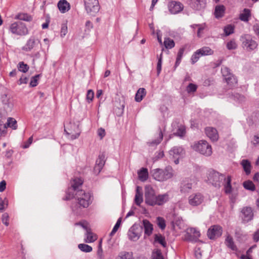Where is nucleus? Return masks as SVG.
Here are the masks:
<instances>
[{
    "label": "nucleus",
    "mask_w": 259,
    "mask_h": 259,
    "mask_svg": "<svg viewBox=\"0 0 259 259\" xmlns=\"http://www.w3.org/2000/svg\"><path fill=\"white\" fill-rule=\"evenodd\" d=\"M78 248L82 251L84 252H90L92 251V247L86 244H79L78 245Z\"/></svg>",
    "instance_id": "obj_42"
},
{
    "label": "nucleus",
    "mask_w": 259,
    "mask_h": 259,
    "mask_svg": "<svg viewBox=\"0 0 259 259\" xmlns=\"http://www.w3.org/2000/svg\"><path fill=\"white\" fill-rule=\"evenodd\" d=\"M222 73L224 78L230 76L232 73L231 72L230 69L226 67L223 66L221 69Z\"/></svg>",
    "instance_id": "obj_48"
},
{
    "label": "nucleus",
    "mask_w": 259,
    "mask_h": 259,
    "mask_svg": "<svg viewBox=\"0 0 259 259\" xmlns=\"http://www.w3.org/2000/svg\"><path fill=\"white\" fill-rule=\"evenodd\" d=\"M223 232L222 227L219 225L211 226L208 230L207 235L210 239H215L220 237Z\"/></svg>",
    "instance_id": "obj_10"
},
{
    "label": "nucleus",
    "mask_w": 259,
    "mask_h": 259,
    "mask_svg": "<svg viewBox=\"0 0 259 259\" xmlns=\"http://www.w3.org/2000/svg\"><path fill=\"white\" fill-rule=\"evenodd\" d=\"M40 76L41 74H39L33 76V87L36 86L38 84V81Z\"/></svg>",
    "instance_id": "obj_60"
},
{
    "label": "nucleus",
    "mask_w": 259,
    "mask_h": 259,
    "mask_svg": "<svg viewBox=\"0 0 259 259\" xmlns=\"http://www.w3.org/2000/svg\"><path fill=\"white\" fill-rule=\"evenodd\" d=\"M15 19L25 21H30L31 20V17L26 13H20L15 16Z\"/></svg>",
    "instance_id": "obj_36"
},
{
    "label": "nucleus",
    "mask_w": 259,
    "mask_h": 259,
    "mask_svg": "<svg viewBox=\"0 0 259 259\" xmlns=\"http://www.w3.org/2000/svg\"><path fill=\"white\" fill-rule=\"evenodd\" d=\"M9 215L7 213H5L2 215V222L3 223L8 226L9 225Z\"/></svg>",
    "instance_id": "obj_58"
},
{
    "label": "nucleus",
    "mask_w": 259,
    "mask_h": 259,
    "mask_svg": "<svg viewBox=\"0 0 259 259\" xmlns=\"http://www.w3.org/2000/svg\"><path fill=\"white\" fill-rule=\"evenodd\" d=\"M105 155L103 153L100 154L96 162V164L94 169V172L96 174H98L102 170L105 164Z\"/></svg>",
    "instance_id": "obj_16"
},
{
    "label": "nucleus",
    "mask_w": 259,
    "mask_h": 259,
    "mask_svg": "<svg viewBox=\"0 0 259 259\" xmlns=\"http://www.w3.org/2000/svg\"><path fill=\"white\" fill-rule=\"evenodd\" d=\"M141 188L139 186L137 187L135 202L137 205L140 206L143 201V193L141 191Z\"/></svg>",
    "instance_id": "obj_24"
},
{
    "label": "nucleus",
    "mask_w": 259,
    "mask_h": 259,
    "mask_svg": "<svg viewBox=\"0 0 259 259\" xmlns=\"http://www.w3.org/2000/svg\"><path fill=\"white\" fill-rule=\"evenodd\" d=\"M83 183L80 178H75L71 181V187L66 191V196L63 198L65 200H70L75 197L80 207L87 208L92 203V196L89 192H85L78 188Z\"/></svg>",
    "instance_id": "obj_1"
},
{
    "label": "nucleus",
    "mask_w": 259,
    "mask_h": 259,
    "mask_svg": "<svg viewBox=\"0 0 259 259\" xmlns=\"http://www.w3.org/2000/svg\"><path fill=\"white\" fill-rule=\"evenodd\" d=\"M243 187L247 190L254 191L255 190V186L250 180L245 181L243 183Z\"/></svg>",
    "instance_id": "obj_33"
},
{
    "label": "nucleus",
    "mask_w": 259,
    "mask_h": 259,
    "mask_svg": "<svg viewBox=\"0 0 259 259\" xmlns=\"http://www.w3.org/2000/svg\"><path fill=\"white\" fill-rule=\"evenodd\" d=\"M197 89V85L193 84V83H189L187 88V91L188 93H193L196 91Z\"/></svg>",
    "instance_id": "obj_54"
},
{
    "label": "nucleus",
    "mask_w": 259,
    "mask_h": 259,
    "mask_svg": "<svg viewBox=\"0 0 259 259\" xmlns=\"http://www.w3.org/2000/svg\"><path fill=\"white\" fill-rule=\"evenodd\" d=\"M94 96V93L92 90H89L87 94V99L90 102L93 100Z\"/></svg>",
    "instance_id": "obj_56"
},
{
    "label": "nucleus",
    "mask_w": 259,
    "mask_h": 259,
    "mask_svg": "<svg viewBox=\"0 0 259 259\" xmlns=\"http://www.w3.org/2000/svg\"><path fill=\"white\" fill-rule=\"evenodd\" d=\"M204 197L200 193H193L188 197V203L192 206H197L203 202Z\"/></svg>",
    "instance_id": "obj_9"
},
{
    "label": "nucleus",
    "mask_w": 259,
    "mask_h": 259,
    "mask_svg": "<svg viewBox=\"0 0 259 259\" xmlns=\"http://www.w3.org/2000/svg\"><path fill=\"white\" fill-rule=\"evenodd\" d=\"M241 213L242 223H247L253 219V213L251 207L245 206L243 207Z\"/></svg>",
    "instance_id": "obj_12"
},
{
    "label": "nucleus",
    "mask_w": 259,
    "mask_h": 259,
    "mask_svg": "<svg viewBox=\"0 0 259 259\" xmlns=\"http://www.w3.org/2000/svg\"><path fill=\"white\" fill-rule=\"evenodd\" d=\"M186 134V128L184 125H181L179 126L178 130L176 132L174 133V135L180 137H183Z\"/></svg>",
    "instance_id": "obj_39"
},
{
    "label": "nucleus",
    "mask_w": 259,
    "mask_h": 259,
    "mask_svg": "<svg viewBox=\"0 0 259 259\" xmlns=\"http://www.w3.org/2000/svg\"><path fill=\"white\" fill-rule=\"evenodd\" d=\"M157 225L159 226L160 228H161L162 230H163L165 229L166 225L164 220L161 217H158L157 218Z\"/></svg>",
    "instance_id": "obj_51"
},
{
    "label": "nucleus",
    "mask_w": 259,
    "mask_h": 259,
    "mask_svg": "<svg viewBox=\"0 0 259 259\" xmlns=\"http://www.w3.org/2000/svg\"><path fill=\"white\" fill-rule=\"evenodd\" d=\"M161 65H162V59L158 58L157 64V75H159L161 70Z\"/></svg>",
    "instance_id": "obj_59"
},
{
    "label": "nucleus",
    "mask_w": 259,
    "mask_h": 259,
    "mask_svg": "<svg viewBox=\"0 0 259 259\" xmlns=\"http://www.w3.org/2000/svg\"><path fill=\"white\" fill-rule=\"evenodd\" d=\"M153 179L155 180L163 182L170 179L172 176V169L171 166H166L164 169L156 168L151 171Z\"/></svg>",
    "instance_id": "obj_2"
},
{
    "label": "nucleus",
    "mask_w": 259,
    "mask_h": 259,
    "mask_svg": "<svg viewBox=\"0 0 259 259\" xmlns=\"http://www.w3.org/2000/svg\"><path fill=\"white\" fill-rule=\"evenodd\" d=\"M192 183L189 179H185L182 181L180 185V191L182 193H188L191 190Z\"/></svg>",
    "instance_id": "obj_17"
},
{
    "label": "nucleus",
    "mask_w": 259,
    "mask_h": 259,
    "mask_svg": "<svg viewBox=\"0 0 259 259\" xmlns=\"http://www.w3.org/2000/svg\"><path fill=\"white\" fill-rule=\"evenodd\" d=\"M155 240L159 243L163 247H165L166 245V243L165 241V238L160 234L155 235Z\"/></svg>",
    "instance_id": "obj_44"
},
{
    "label": "nucleus",
    "mask_w": 259,
    "mask_h": 259,
    "mask_svg": "<svg viewBox=\"0 0 259 259\" xmlns=\"http://www.w3.org/2000/svg\"><path fill=\"white\" fill-rule=\"evenodd\" d=\"M98 134L100 137L101 139H102L105 135V131L104 129L102 128H99L98 131Z\"/></svg>",
    "instance_id": "obj_62"
},
{
    "label": "nucleus",
    "mask_w": 259,
    "mask_h": 259,
    "mask_svg": "<svg viewBox=\"0 0 259 259\" xmlns=\"http://www.w3.org/2000/svg\"><path fill=\"white\" fill-rule=\"evenodd\" d=\"M169 200V195L167 193L157 196L155 205H161L166 203Z\"/></svg>",
    "instance_id": "obj_23"
},
{
    "label": "nucleus",
    "mask_w": 259,
    "mask_h": 259,
    "mask_svg": "<svg viewBox=\"0 0 259 259\" xmlns=\"http://www.w3.org/2000/svg\"><path fill=\"white\" fill-rule=\"evenodd\" d=\"M225 79L230 88L234 87L237 83V80L233 74L225 78Z\"/></svg>",
    "instance_id": "obj_28"
},
{
    "label": "nucleus",
    "mask_w": 259,
    "mask_h": 259,
    "mask_svg": "<svg viewBox=\"0 0 259 259\" xmlns=\"http://www.w3.org/2000/svg\"><path fill=\"white\" fill-rule=\"evenodd\" d=\"M143 225L144 228V232L147 236H150L153 230L152 224L147 220H143Z\"/></svg>",
    "instance_id": "obj_21"
},
{
    "label": "nucleus",
    "mask_w": 259,
    "mask_h": 259,
    "mask_svg": "<svg viewBox=\"0 0 259 259\" xmlns=\"http://www.w3.org/2000/svg\"><path fill=\"white\" fill-rule=\"evenodd\" d=\"M192 148L195 151L205 156H209L212 153L210 145L205 140H200L195 142Z\"/></svg>",
    "instance_id": "obj_3"
},
{
    "label": "nucleus",
    "mask_w": 259,
    "mask_h": 259,
    "mask_svg": "<svg viewBox=\"0 0 259 259\" xmlns=\"http://www.w3.org/2000/svg\"><path fill=\"white\" fill-rule=\"evenodd\" d=\"M142 231V226L137 224L133 225L128 231L129 239L134 241L138 240L141 236Z\"/></svg>",
    "instance_id": "obj_7"
},
{
    "label": "nucleus",
    "mask_w": 259,
    "mask_h": 259,
    "mask_svg": "<svg viewBox=\"0 0 259 259\" xmlns=\"http://www.w3.org/2000/svg\"><path fill=\"white\" fill-rule=\"evenodd\" d=\"M85 235L87 237L84 241L87 243L93 242L97 239V236L92 232L91 230H88Z\"/></svg>",
    "instance_id": "obj_30"
},
{
    "label": "nucleus",
    "mask_w": 259,
    "mask_h": 259,
    "mask_svg": "<svg viewBox=\"0 0 259 259\" xmlns=\"http://www.w3.org/2000/svg\"><path fill=\"white\" fill-rule=\"evenodd\" d=\"M184 153L183 149L181 147H175L169 151V154L173 157L183 155Z\"/></svg>",
    "instance_id": "obj_26"
},
{
    "label": "nucleus",
    "mask_w": 259,
    "mask_h": 259,
    "mask_svg": "<svg viewBox=\"0 0 259 259\" xmlns=\"http://www.w3.org/2000/svg\"><path fill=\"white\" fill-rule=\"evenodd\" d=\"M200 236V233L195 228L188 229L185 238L187 240L191 242H196Z\"/></svg>",
    "instance_id": "obj_13"
},
{
    "label": "nucleus",
    "mask_w": 259,
    "mask_h": 259,
    "mask_svg": "<svg viewBox=\"0 0 259 259\" xmlns=\"http://www.w3.org/2000/svg\"><path fill=\"white\" fill-rule=\"evenodd\" d=\"M163 135L162 130L160 128H159L158 136L155 139L152 140L151 142H149L147 144L150 147H155L158 145L162 140L163 139Z\"/></svg>",
    "instance_id": "obj_20"
},
{
    "label": "nucleus",
    "mask_w": 259,
    "mask_h": 259,
    "mask_svg": "<svg viewBox=\"0 0 259 259\" xmlns=\"http://www.w3.org/2000/svg\"><path fill=\"white\" fill-rule=\"evenodd\" d=\"M234 27L232 25H228L224 27V30L226 36H228L234 32Z\"/></svg>",
    "instance_id": "obj_47"
},
{
    "label": "nucleus",
    "mask_w": 259,
    "mask_h": 259,
    "mask_svg": "<svg viewBox=\"0 0 259 259\" xmlns=\"http://www.w3.org/2000/svg\"><path fill=\"white\" fill-rule=\"evenodd\" d=\"M175 42L172 39L169 38H165L164 41V45L166 49H172L175 47Z\"/></svg>",
    "instance_id": "obj_43"
},
{
    "label": "nucleus",
    "mask_w": 259,
    "mask_h": 259,
    "mask_svg": "<svg viewBox=\"0 0 259 259\" xmlns=\"http://www.w3.org/2000/svg\"><path fill=\"white\" fill-rule=\"evenodd\" d=\"M58 7L61 13H64L70 9V5L66 0H61L58 3Z\"/></svg>",
    "instance_id": "obj_22"
},
{
    "label": "nucleus",
    "mask_w": 259,
    "mask_h": 259,
    "mask_svg": "<svg viewBox=\"0 0 259 259\" xmlns=\"http://www.w3.org/2000/svg\"><path fill=\"white\" fill-rule=\"evenodd\" d=\"M234 99L235 100H236L239 102H242L245 101L244 96L239 94H236L235 95H234Z\"/></svg>",
    "instance_id": "obj_57"
},
{
    "label": "nucleus",
    "mask_w": 259,
    "mask_h": 259,
    "mask_svg": "<svg viewBox=\"0 0 259 259\" xmlns=\"http://www.w3.org/2000/svg\"><path fill=\"white\" fill-rule=\"evenodd\" d=\"M6 187V182L5 181H2L0 182V192H3Z\"/></svg>",
    "instance_id": "obj_64"
},
{
    "label": "nucleus",
    "mask_w": 259,
    "mask_h": 259,
    "mask_svg": "<svg viewBox=\"0 0 259 259\" xmlns=\"http://www.w3.org/2000/svg\"><path fill=\"white\" fill-rule=\"evenodd\" d=\"M32 142V136L29 137L28 141L26 142H25L21 146L22 148L23 149H26L28 148L31 144Z\"/></svg>",
    "instance_id": "obj_55"
},
{
    "label": "nucleus",
    "mask_w": 259,
    "mask_h": 259,
    "mask_svg": "<svg viewBox=\"0 0 259 259\" xmlns=\"http://www.w3.org/2000/svg\"><path fill=\"white\" fill-rule=\"evenodd\" d=\"M156 198L154 189L150 185L146 186L145 188V203L149 205L154 206Z\"/></svg>",
    "instance_id": "obj_4"
},
{
    "label": "nucleus",
    "mask_w": 259,
    "mask_h": 259,
    "mask_svg": "<svg viewBox=\"0 0 259 259\" xmlns=\"http://www.w3.org/2000/svg\"><path fill=\"white\" fill-rule=\"evenodd\" d=\"M190 7L196 11H201L205 9L206 6V0H188Z\"/></svg>",
    "instance_id": "obj_14"
},
{
    "label": "nucleus",
    "mask_w": 259,
    "mask_h": 259,
    "mask_svg": "<svg viewBox=\"0 0 259 259\" xmlns=\"http://www.w3.org/2000/svg\"><path fill=\"white\" fill-rule=\"evenodd\" d=\"M225 245L231 250L236 251L237 250V246L234 243L233 238L230 235H228L225 241Z\"/></svg>",
    "instance_id": "obj_25"
},
{
    "label": "nucleus",
    "mask_w": 259,
    "mask_h": 259,
    "mask_svg": "<svg viewBox=\"0 0 259 259\" xmlns=\"http://www.w3.org/2000/svg\"><path fill=\"white\" fill-rule=\"evenodd\" d=\"M241 165L246 174L247 175L250 174L251 170V164L250 162L248 160L243 159L241 161Z\"/></svg>",
    "instance_id": "obj_34"
},
{
    "label": "nucleus",
    "mask_w": 259,
    "mask_h": 259,
    "mask_svg": "<svg viewBox=\"0 0 259 259\" xmlns=\"http://www.w3.org/2000/svg\"><path fill=\"white\" fill-rule=\"evenodd\" d=\"M67 26L66 23H64L62 24L61 29V36L63 37L67 33Z\"/></svg>",
    "instance_id": "obj_53"
},
{
    "label": "nucleus",
    "mask_w": 259,
    "mask_h": 259,
    "mask_svg": "<svg viewBox=\"0 0 259 259\" xmlns=\"http://www.w3.org/2000/svg\"><path fill=\"white\" fill-rule=\"evenodd\" d=\"M121 222V218H120L118 219V220H117L116 223L115 224V226H114L112 231L110 233V236L111 237L113 236L115 234V233L117 232V231L118 230V229L120 225Z\"/></svg>",
    "instance_id": "obj_49"
},
{
    "label": "nucleus",
    "mask_w": 259,
    "mask_h": 259,
    "mask_svg": "<svg viewBox=\"0 0 259 259\" xmlns=\"http://www.w3.org/2000/svg\"><path fill=\"white\" fill-rule=\"evenodd\" d=\"M6 124L8 127H11L14 130H16L17 127V121L12 117L8 118Z\"/></svg>",
    "instance_id": "obj_40"
},
{
    "label": "nucleus",
    "mask_w": 259,
    "mask_h": 259,
    "mask_svg": "<svg viewBox=\"0 0 259 259\" xmlns=\"http://www.w3.org/2000/svg\"><path fill=\"white\" fill-rule=\"evenodd\" d=\"M198 51L202 56L211 55L213 54V51L208 47H202V48L199 49Z\"/></svg>",
    "instance_id": "obj_35"
},
{
    "label": "nucleus",
    "mask_w": 259,
    "mask_h": 259,
    "mask_svg": "<svg viewBox=\"0 0 259 259\" xmlns=\"http://www.w3.org/2000/svg\"><path fill=\"white\" fill-rule=\"evenodd\" d=\"M146 94V92L145 89H139L136 94L135 100L138 102H141L142 100L144 97L145 96Z\"/></svg>",
    "instance_id": "obj_31"
},
{
    "label": "nucleus",
    "mask_w": 259,
    "mask_h": 259,
    "mask_svg": "<svg viewBox=\"0 0 259 259\" xmlns=\"http://www.w3.org/2000/svg\"><path fill=\"white\" fill-rule=\"evenodd\" d=\"M10 31L16 35H25L28 32V30L24 23L17 21L12 23L10 26Z\"/></svg>",
    "instance_id": "obj_5"
},
{
    "label": "nucleus",
    "mask_w": 259,
    "mask_h": 259,
    "mask_svg": "<svg viewBox=\"0 0 259 259\" xmlns=\"http://www.w3.org/2000/svg\"><path fill=\"white\" fill-rule=\"evenodd\" d=\"M169 12L171 14H177L180 13L184 9V5L178 1H171L167 4Z\"/></svg>",
    "instance_id": "obj_11"
},
{
    "label": "nucleus",
    "mask_w": 259,
    "mask_h": 259,
    "mask_svg": "<svg viewBox=\"0 0 259 259\" xmlns=\"http://www.w3.org/2000/svg\"><path fill=\"white\" fill-rule=\"evenodd\" d=\"M202 56L201 55L199 52L198 50H197L192 56L191 60L192 63L193 64L198 61L200 57Z\"/></svg>",
    "instance_id": "obj_50"
},
{
    "label": "nucleus",
    "mask_w": 259,
    "mask_h": 259,
    "mask_svg": "<svg viewBox=\"0 0 259 259\" xmlns=\"http://www.w3.org/2000/svg\"><path fill=\"white\" fill-rule=\"evenodd\" d=\"M2 100L6 111L7 112H10L13 107V105L11 101L6 95H4L2 96Z\"/></svg>",
    "instance_id": "obj_19"
},
{
    "label": "nucleus",
    "mask_w": 259,
    "mask_h": 259,
    "mask_svg": "<svg viewBox=\"0 0 259 259\" xmlns=\"http://www.w3.org/2000/svg\"><path fill=\"white\" fill-rule=\"evenodd\" d=\"M151 259H163L161 250L159 249L154 250L152 254Z\"/></svg>",
    "instance_id": "obj_45"
},
{
    "label": "nucleus",
    "mask_w": 259,
    "mask_h": 259,
    "mask_svg": "<svg viewBox=\"0 0 259 259\" xmlns=\"http://www.w3.org/2000/svg\"><path fill=\"white\" fill-rule=\"evenodd\" d=\"M237 45L234 40H231L227 44V48L228 50H235L237 48Z\"/></svg>",
    "instance_id": "obj_52"
},
{
    "label": "nucleus",
    "mask_w": 259,
    "mask_h": 259,
    "mask_svg": "<svg viewBox=\"0 0 259 259\" xmlns=\"http://www.w3.org/2000/svg\"><path fill=\"white\" fill-rule=\"evenodd\" d=\"M117 259H133L132 252H121L118 255Z\"/></svg>",
    "instance_id": "obj_41"
},
{
    "label": "nucleus",
    "mask_w": 259,
    "mask_h": 259,
    "mask_svg": "<svg viewBox=\"0 0 259 259\" xmlns=\"http://www.w3.org/2000/svg\"><path fill=\"white\" fill-rule=\"evenodd\" d=\"M139 179L143 182L146 181L148 178V171L146 168H142L138 172Z\"/></svg>",
    "instance_id": "obj_27"
},
{
    "label": "nucleus",
    "mask_w": 259,
    "mask_h": 259,
    "mask_svg": "<svg viewBox=\"0 0 259 259\" xmlns=\"http://www.w3.org/2000/svg\"><path fill=\"white\" fill-rule=\"evenodd\" d=\"M18 68L20 71L25 73L28 70L29 66L23 62H20L18 64Z\"/></svg>",
    "instance_id": "obj_46"
},
{
    "label": "nucleus",
    "mask_w": 259,
    "mask_h": 259,
    "mask_svg": "<svg viewBox=\"0 0 259 259\" xmlns=\"http://www.w3.org/2000/svg\"><path fill=\"white\" fill-rule=\"evenodd\" d=\"M185 50V47H182L179 50V52L178 53L176 61L175 63V67H177L180 64V62L181 61L182 58L183 57L184 51Z\"/></svg>",
    "instance_id": "obj_37"
},
{
    "label": "nucleus",
    "mask_w": 259,
    "mask_h": 259,
    "mask_svg": "<svg viewBox=\"0 0 259 259\" xmlns=\"http://www.w3.org/2000/svg\"><path fill=\"white\" fill-rule=\"evenodd\" d=\"M250 16V11L248 9H244L243 13L240 15V19L243 21L247 22Z\"/></svg>",
    "instance_id": "obj_38"
},
{
    "label": "nucleus",
    "mask_w": 259,
    "mask_h": 259,
    "mask_svg": "<svg viewBox=\"0 0 259 259\" xmlns=\"http://www.w3.org/2000/svg\"><path fill=\"white\" fill-rule=\"evenodd\" d=\"M209 181L215 187H220V182L223 180H225L224 176L214 171L209 175Z\"/></svg>",
    "instance_id": "obj_15"
},
{
    "label": "nucleus",
    "mask_w": 259,
    "mask_h": 259,
    "mask_svg": "<svg viewBox=\"0 0 259 259\" xmlns=\"http://www.w3.org/2000/svg\"><path fill=\"white\" fill-rule=\"evenodd\" d=\"M195 255L197 258H201L202 257V253L199 248L196 249L195 251Z\"/></svg>",
    "instance_id": "obj_63"
},
{
    "label": "nucleus",
    "mask_w": 259,
    "mask_h": 259,
    "mask_svg": "<svg viewBox=\"0 0 259 259\" xmlns=\"http://www.w3.org/2000/svg\"><path fill=\"white\" fill-rule=\"evenodd\" d=\"M7 126L6 124H4L2 121L0 120V136L5 132Z\"/></svg>",
    "instance_id": "obj_61"
},
{
    "label": "nucleus",
    "mask_w": 259,
    "mask_h": 259,
    "mask_svg": "<svg viewBox=\"0 0 259 259\" xmlns=\"http://www.w3.org/2000/svg\"><path fill=\"white\" fill-rule=\"evenodd\" d=\"M206 136L212 141L218 140L219 135L217 130L212 127H207L205 128Z\"/></svg>",
    "instance_id": "obj_18"
},
{
    "label": "nucleus",
    "mask_w": 259,
    "mask_h": 259,
    "mask_svg": "<svg viewBox=\"0 0 259 259\" xmlns=\"http://www.w3.org/2000/svg\"><path fill=\"white\" fill-rule=\"evenodd\" d=\"M85 9L88 14L95 15L100 10L98 0H84Z\"/></svg>",
    "instance_id": "obj_6"
},
{
    "label": "nucleus",
    "mask_w": 259,
    "mask_h": 259,
    "mask_svg": "<svg viewBox=\"0 0 259 259\" xmlns=\"http://www.w3.org/2000/svg\"><path fill=\"white\" fill-rule=\"evenodd\" d=\"M241 41L243 48H245L248 51L253 50L257 46L256 42L253 40L251 36L248 34L242 36Z\"/></svg>",
    "instance_id": "obj_8"
},
{
    "label": "nucleus",
    "mask_w": 259,
    "mask_h": 259,
    "mask_svg": "<svg viewBox=\"0 0 259 259\" xmlns=\"http://www.w3.org/2000/svg\"><path fill=\"white\" fill-rule=\"evenodd\" d=\"M231 177L228 176L226 179V182L224 186L225 192L226 194H230L232 193L233 189L231 184Z\"/></svg>",
    "instance_id": "obj_32"
},
{
    "label": "nucleus",
    "mask_w": 259,
    "mask_h": 259,
    "mask_svg": "<svg viewBox=\"0 0 259 259\" xmlns=\"http://www.w3.org/2000/svg\"><path fill=\"white\" fill-rule=\"evenodd\" d=\"M225 8L223 5H218L215 8L214 15L217 18H222L225 13Z\"/></svg>",
    "instance_id": "obj_29"
}]
</instances>
